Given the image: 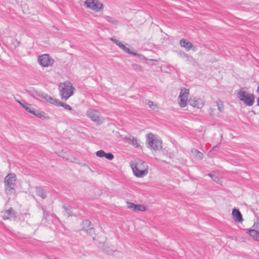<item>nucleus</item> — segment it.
I'll use <instances>...</instances> for the list:
<instances>
[{"label":"nucleus","mask_w":259,"mask_h":259,"mask_svg":"<svg viewBox=\"0 0 259 259\" xmlns=\"http://www.w3.org/2000/svg\"><path fill=\"white\" fill-rule=\"evenodd\" d=\"M180 45L181 47L185 48L187 51H189L192 49H193V50H195L196 49V48L195 47H193L191 42L185 39H182L180 40Z\"/></svg>","instance_id":"f8f14e48"},{"label":"nucleus","mask_w":259,"mask_h":259,"mask_svg":"<svg viewBox=\"0 0 259 259\" xmlns=\"http://www.w3.org/2000/svg\"><path fill=\"white\" fill-rule=\"evenodd\" d=\"M37 195H39L40 197H41L42 198H45L46 197V193L44 191V190L41 189H38L37 191Z\"/></svg>","instance_id":"4be33fe9"},{"label":"nucleus","mask_w":259,"mask_h":259,"mask_svg":"<svg viewBox=\"0 0 259 259\" xmlns=\"http://www.w3.org/2000/svg\"><path fill=\"white\" fill-rule=\"evenodd\" d=\"M193 152L196 154V156L198 158H202V156H203V154L202 153L199 152L198 151H197V150H194L193 151Z\"/></svg>","instance_id":"b1692460"},{"label":"nucleus","mask_w":259,"mask_h":259,"mask_svg":"<svg viewBox=\"0 0 259 259\" xmlns=\"http://www.w3.org/2000/svg\"><path fill=\"white\" fill-rule=\"evenodd\" d=\"M15 211L13 208H10L9 209L4 211L3 212V218L4 220H7L11 219L13 217H15Z\"/></svg>","instance_id":"4468645a"},{"label":"nucleus","mask_w":259,"mask_h":259,"mask_svg":"<svg viewBox=\"0 0 259 259\" xmlns=\"http://www.w3.org/2000/svg\"><path fill=\"white\" fill-rule=\"evenodd\" d=\"M84 6L85 8L95 12L103 11L104 9L103 3L99 0H86Z\"/></svg>","instance_id":"423d86ee"},{"label":"nucleus","mask_w":259,"mask_h":259,"mask_svg":"<svg viewBox=\"0 0 259 259\" xmlns=\"http://www.w3.org/2000/svg\"><path fill=\"white\" fill-rule=\"evenodd\" d=\"M217 103L218 109L220 110V111H221V112L224 111V106L223 105V102L221 100H219L217 101Z\"/></svg>","instance_id":"aec40b11"},{"label":"nucleus","mask_w":259,"mask_h":259,"mask_svg":"<svg viewBox=\"0 0 259 259\" xmlns=\"http://www.w3.org/2000/svg\"><path fill=\"white\" fill-rule=\"evenodd\" d=\"M146 143L148 147L153 151H159L162 149L161 141L152 133L148 134L147 135Z\"/></svg>","instance_id":"f03ea898"},{"label":"nucleus","mask_w":259,"mask_h":259,"mask_svg":"<svg viewBox=\"0 0 259 259\" xmlns=\"http://www.w3.org/2000/svg\"><path fill=\"white\" fill-rule=\"evenodd\" d=\"M104 157L108 160H112L114 158L113 155L111 153H105Z\"/></svg>","instance_id":"a878e982"},{"label":"nucleus","mask_w":259,"mask_h":259,"mask_svg":"<svg viewBox=\"0 0 259 259\" xmlns=\"http://www.w3.org/2000/svg\"><path fill=\"white\" fill-rule=\"evenodd\" d=\"M190 99L191 98H190L189 90L185 88L181 89L178 97L179 106L182 108L186 107L189 103Z\"/></svg>","instance_id":"39448f33"},{"label":"nucleus","mask_w":259,"mask_h":259,"mask_svg":"<svg viewBox=\"0 0 259 259\" xmlns=\"http://www.w3.org/2000/svg\"><path fill=\"white\" fill-rule=\"evenodd\" d=\"M15 181L16 175L15 174H10L6 177L4 183L5 189L7 193H10L12 191L14 190Z\"/></svg>","instance_id":"0eeeda50"},{"label":"nucleus","mask_w":259,"mask_h":259,"mask_svg":"<svg viewBox=\"0 0 259 259\" xmlns=\"http://www.w3.org/2000/svg\"><path fill=\"white\" fill-rule=\"evenodd\" d=\"M48 101L53 104H55V105L56 106H63V103L57 100H55V99H53L51 97H49L48 99Z\"/></svg>","instance_id":"a211bd4d"},{"label":"nucleus","mask_w":259,"mask_h":259,"mask_svg":"<svg viewBox=\"0 0 259 259\" xmlns=\"http://www.w3.org/2000/svg\"><path fill=\"white\" fill-rule=\"evenodd\" d=\"M238 98L246 105L252 106L254 102V96L252 94H249L245 90V88H241L238 93Z\"/></svg>","instance_id":"20e7f679"},{"label":"nucleus","mask_w":259,"mask_h":259,"mask_svg":"<svg viewBox=\"0 0 259 259\" xmlns=\"http://www.w3.org/2000/svg\"><path fill=\"white\" fill-rule=\"evenodd\" d=\"M148 106L149 108H150L151 109L153 110H158V107L156 104H155L153 101H148L147 103Z\"/></svg>","instance_id":"6ab92c4d"},{"label":"nucleus","mask_w":259,"mask_h":259,"mask_svg":"<svg viewBox=\"0 0 259 259\" xmlns=\"http://www.w3.org/2000/svg\"><path fill=\"white\" fill-rule=\"evenodd\" d=\"M248 233L254 240L259 241V232L258 231L254 229L250 230H248Z\"/></svg>","instance_id":"dca6fc26"},{"label":"nucleus","mask_w":259,"mask_h":259,"mask_svg":"<svg viewBox=\"0 0 259 259\" xmlns=\"http://www.w3.org/2000/svg\"><path fill=\"white\" fill-rule=\"evenodd\" d=\"M131 166L134 175L138 178L143 177L148 174V166L141 160L132 162Z\"/></svg>","instance_id":"f257e3e1"},{"label":"nucleus","mask_w":259,"mask_h":259,"mask_svg":"<svg viewBox=\"0 0 259 259\" xmlns=\"http://www.w3.org/2000/svg\"><path fill=\"white\" fill-rule=\"evenodd\" d=\"M105 152L103 150H100L97 152L96 155L98 157H103L105 156Z\"/></svg>","instance_id":"393cba45"},{"label":"nucleus","mask_w":259,"mask_h":259,"mask_svg":"<svg viewBox=\"0 0 259 259\" xmlns=\"http://www.w3.org/2000/svg\"><path fill=\"white\" fill-rule=\"evenodd\" d=\"M189 104L191 106L194 107H197L198 108H201L204 105V103L201 99H196V98H191V99H190Z\"/></svg>","instance_id":"9b49d317"},{"label":"nucleus","mask_w":259,"mask_h":259,"mask_svg":"<svg viewBox=\"0 0 259 259\" xmlns=\"http://www.w3.org/2000/svg\"><path fill=\"white\" fill-rule=\"evenodd\" d=\"M127 141L128 144L132 145L133 146L138 148L140 146V142L137 138L134 137H130L127 138Z\"/></svg>","instance_id":"2eb2a0df"},{"label":"nucleus","mask_w":259,"mask_h":259,"mask_svg":"<svg viewBox=\"0 0 259 259\" xmlns=\"http://www.w3.org/2000/svg\"><path fill=\"white\" fill-rule=\"evenodd\" d=\"M18 102L26 111L31 114L40 117L44 116L45 114L44 112L35 110L34 108L32 107L30 104L27 103L23 104L20 101H18Z\"/></svg>","instance_id":"1a4fd4ad"},{"label":"nucleus","mask_w":259,"mask_h":259,"mask_svg":"<svg viewBox=\"0 0 259 259\" xmlns=\"http://www.w3.org/2000/svg\"><path fill=\"white\" fill-rule=\"evenodd\" d=\"M232 215L234 220L238 223H242L243 221L242 216L239 210L234 208L232 210Z\"/></svg>","instance_id":"ddd939ff"},{"label":"nucleus","mask_w":259,"mask_h":259,"mask_svg":"<svg viewBox=\"0 0 259 259\" xmlns=\"http://www.w3.org/2000/svg\"><path fill=\"white\" fill-rule=\"evenodd\" d=\"M256 103H257V105L258 106H259V97L257 99Z\"/></svg>","instance_id":"cd10ccee"},{"label":"nucleus","mask_w":259,"mask_h":259,"mask_svg":"<svg viewBox=\"0 0 259 259\" xmlns=\"http://www.w3.org/2000/svg\"><path fill=\"white\" fill-rule=\"evenodd\" d=\"M126 205L128 208L135 211L136 204L131 202H127Z\"/></svg>","instance_id":"5701e85b"},{"label":"nucleus","mask_w":259,"mask_h":259,"mask_svg":"<svg viewBox=\"0 0 259 259\" xmlns=\"http://www.w3.org/2000/svg\"><path fill=\"white\" fill-rule=\"evenodd\" d=\"M38 60L39 64L44 67L51 66L54 63V59L51 58L48 54L39 56Z\"/></svg>","instance_id":"6e6552de"},{"label":"nucleus","mask_w":259,"mask_h":259,"mask_svg":"<svg viewBox=\"0 0 259 259\" xmlns=\"http://www.w3.org/2000/svg\"><path fill=\"white\" fill-rule=\"evenodd\" d=\"M111 40L124 52L128 54H133L134 55H137L136 53H134V52L132 50L130 49L129 45L124 44L122 42L118 40L114 39H111Z\"/></svg>","instance_id":"9d476101"},{"label":"nucleus","mask_w":259,"mask_h":259,"mask_svg":"<svg viewBox=\"0 0 259 259\" xmlns=\"http://www.w3.org/2000/svg\"><path fill=\"white\" fill-rule=\"evenodd\" d=\"M62 106L64 107L65 109H66L67 110H71L72 109L71 107L69 105H67V104H63V106Z\"/></svg>","instance_id":"bb28decb"},{"label":"nucleus","mask_w":259,"mask_h":259,"mask_svg":"<svg viewBox=\"0 0 259 259\" xmlns=\"http://www.w3.org/2000/svg\"><path fill=\"white\" fill-rule=\"evenodd\" d=\"M88 115L93 121L98 122L99 121V117L97 112L93 111H89Z\"/></svg>","instance_id":"f3484780"},{"label":"nucleus","mask_w":259,"mask_h":259,"mask_svg":"<svg viewBox=\"0 0 259 259\" xmlns=\"http://www.w3.org/2000/svg\"><path fill=\"white\" fill-rule=\"evenodd\" d=\"M61 98L67 100L70 97L72 96L74 93V88L69 81H65L59 85Z\"/></svg>","instance_id":"7ed1b4c3"},{"label":"nucleus","mask_w":259,"mask_h":259,"mask_svg":"<svg viewBox=\"0 0 259 259\" xmlns=\"http://www.w3.org/2000/svg\"><path fill=\"white\" fill-rule=\"evenodd\" d=\"M146 210V207L143 205H136L135 211H144Z\"/></svg>","instance_id":"412c9836"}]
</instances>
